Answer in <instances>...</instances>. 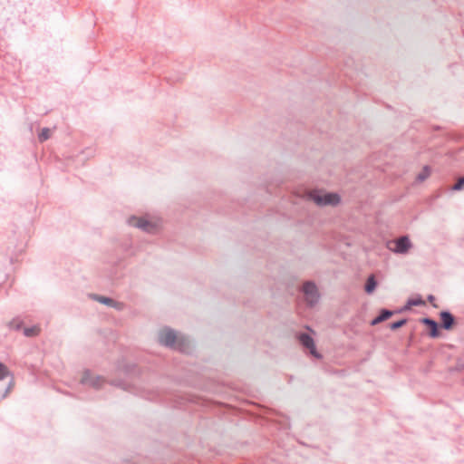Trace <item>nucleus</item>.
Returning a JSON list of instances; mask_svg holds the SVG:
<instances>
[{
	"instance_id": "f257e3e1",
	"label": "nucleus",
	"mask_w": 464,
	"mask_h": 464,
	"mask_svg": "<svg viewBox=\"0 0 464 464\" xmlns=\"http://www.w3.org/2000/svg\"><path fill=\"white\" fill-rule=\"evenodd\" d=\"M159 341L161 344L177 349L182 353H188L189 351L188 341L183 337H178L175 331L169 328H165L160 331Z\"/></svg>"
},
{
	"instance_id": "f03ea898",
	"label": "nucleus",
	"mask_w": 464,
	"mask_h": 464,
	"mask_svg": "<svg viewBox=\"0 0 464 464\" xmlns=\"http://www.w3.org/2000/svg\"><path fill=\"white\" fill-rule=\"evenodd\" d=\"M309 198L318 206H336L340 202V196L336 193H324L314 190Z\"/></svg>"
},
{
	"instance_id": "7ed1b4c3",
	"label": "nucleus",
	"mask_w": 464,
	"mask_h": 464,
	"mask_svg": "<svg viewBox=\"0 0 464 464\" xmlns=\"http://www.w3.org/2000/svg\"><path fill=\"white\" fill-rule=\"evenodd\" d=\"M303 292L305 295V300L309 305L313 306L319 300V294L317 287L314 282L307 281L303 285Z\"/></svg>"
},
{
	"instance_id": "20e7f679",
	"label": "nucleus",
	"mask_w": 464,
	"mask_h": 464,
	"mask_svg": "<svg viewBox=\"0 0 464 464\" xmlns=\"http://www.w3.org/2000/svg\"><path fill=\"white\" fill-rule=\"evenodd\" d=\"M128 223L130 226L138 227L148 233H154L157 229L155 224L143 218L130 217L128 219Z\"/></svg>"
},
{
	"instance_id": "39448f33",
	"label": "nucleus",
	"mask_w": 464,
	"mask_h": 464,
	"mask_svg": "<svg viewBox=\"0 0 464 464\" xmlns=\"http://www.w3.org/2000/svg\"><path fill=\"white\" fill-rule=\"evenodd\" d=\"M81 383L89 385L94 389H100L105 383V379L99 375H92L89 370L83 372Z\"/></svg>"
},
{
	"instance_id": "423d86ee",
	"label": "nucleus",
	"mask_w": 464,
	"mask_h": 464,
	"mask_svg": "<svg viewBox=\"0 0 464 464\" xmlns=\"http://www.w3.org/2000/svg\"><path fill=\"white\" fill-rule=\"evenodd\" d=\"M300 343L310 351V353L316 357L321 358L322 355L317 352L314 339L307 334L302 333L298 335Z\"/></svg>"
},
{
	"instance_id": "0eeeda50",
	"label": "nucleus",
	"mask_w": 464,
	"mask_h": 464,
	"mask_svg": "<svg viewBox=\"0 0 464 464\" xmlns=\"http://www.w3.org/2000/svg\"><path fill=\"white\" fill-rule=\"evenodd\" d=\"M395 245H396V246L393 249V251L395 253H399V254H405L411 247V243L409 237L406 236L399 237L395 241Z\"/></svg>"
},
{
	"instance_id": "6e6552de",
	"label": "nucleus",
	"mask_w": 464,
	"mask_h": 464,
	"mask_svg": "<svg viewBox=\"0 0 464 464\" xmlns=\"http://www.w3.org/2000/svg\"><path fill=\"white\" fill-rule=\"evenodd\" d=\"M440 315L442 328L450 330L455 323L454 316L448 311H442Z\"/></svg>"
},
{
	"instance_id": "1a4fd4ad",
	"label": "nucleus",
	"mask_w": 464,
	"mask_h": 464,
	"mask_svg": "<svg viewBox=\"0 0 464 464\" xmlns=\"http://www.w3.org/2000/svg\"><path fill=\"white\" fill-rule=\"evenodd\" d=\"M423 324L427 325L430 328V336L432 338H436L440 335L438 324L436 321L430 318H423L420 321Z\"/></svg>"
},
{
	"instance_id": "9d476101",
	"label": "nucleus",
	"mask_w": 464,
	"mask_h": 464,
	"mask_svg": "<svg viewBox=\"0 0 464 464\" xmlns=\"http://www.w3.org/2000/svg\"><path fill=\"white\" fill-rule=\"evenodd\" d=\"M392 314L393 313L390 310L382 309L381 311L380 314L372 321L371 324L376 325V324L387 320L388 318H390L392 315Z\"/></svg>"
},
{
	"instance_id": "9b49d317",
	"label": "nucleus",
	"mask_w": 464,
	"mask_h": 464,
	"mask_svg": "<svg viewBox=\"0 0 464 464\" xmlns=\"http://www.w3.org/2000/svg\"><path fill=\"white\" fill-rule=\"evenodd\" d=\"M377 285V282L375 280V276L373 275H371L365 284V292L368 294H371L374 291L375 287Z\"/></svg>"
},
{
	"instance_id": "f8f14e48",
	"label": "nucleus",
	"mask_w": 464,
	"mask_h": 464,
	"mask_svg": "<svg viewBox=\"0 0 464 464\" xmlns=\"http://www.w3.org/2000/svg\"><path fill=\"white\" fill-rule=\"evenodd\" d=\"M430 175V169L429 166H424L422 170L418 174L416 179L419 182L424 181L426 179H428Z\"/></svg>"
},
{
	"instance_id": "ddd939ff",
	"label": "nucleus",
	"mask_w": 464,
	"mask_h": 464,
	"mask_svg": "<svg viewBox=\"0 0 464 464\" xmlns=\"http://www.w3.org/2000/svg\"><path fill=\"white\" fill-rule=\"evenodd\" d=\"M40 328L38 326L26 327L24 329V334L27 337H34L38 335Z\"/></svg>"
},
{
	"instance_id": "4468645a",
	"label": "nucleus",
	"mask_w": 464,
	"mask_h": 464,
	"mask_svg": "<svg viewBox=\"0 0 464 464\" xmlns=\"http://www.w3.org/2000/svg\"><path fill=\"white\" fill-rule=\"evenodd\" d=\"M8 376H12L11 372L9 371L5 364L0 362V381L4 380Z\"/></svg>"
},
{
	"instance_id": "2eb2a0df",
	"label": "nucleus",
	"mask_w": 464,
	"mask_h": 464,
	"mask_svg": "<svg viewBox=\"0 0 464 464\" xmlns=\"http://www.w3.org/2000/svg\"><path fill=\"white\" fill-rule=\"evenodd\" d=\"M50 129L48 128H43L38 135V139L41 142L45 141L50 138Z\"/></svg>"
},
{
	"instance_id": "dca6fc26",
	"label": "nucleus",
	"mask_w": 464,
	"mask_h": 464,
	"mask_svg": "<svg viewBox=\"0 0 464 464\" xmlns=\"http://www.w3.org/2000/svg\"><path fill=\"white\" fill-rule=\"evenodd\" d=\"M96 299L102 303V304H107L109 306H113L115 305L116 302L110 298V297H105V296H97Z\"/></svg>"
},
{
	"instance_id": "f3484780",
	"label": "nucleus",
	"mask_w": 464,
	"mask_h": 464,
	"mask_svg": "<svg viewBox=\"0 0 464 464\" xmlns=\"http://www.w3.org/2000/svg\"><path fill=\"white\" fill-rule=\"evenodd\" d=\"M425 302L420 298H415V299H410L408 301L409 306H418V305H424Z\"/></svg>"
},
{
	"instance_id": "a211bd4d",
	"label": "nucleus",
	"mask_w": 464,
	"mask_h": 464,
	"mask_svg": "<svg viewBox=\"0 0 464 464\" xmlns=\"http://www.w3.org/2000/svg\"><path fill=\"white\" fill-rule=\"evenodd\" d=\"M406 323H407L406 319H401V320H399L397 322H394V323L391 324H390V328L392 330H397L400 327L403 326Z\"/></svg>"
},
{
	"instance_id": "6ab92c4d",
	"label": "nucleus",
	"mask_w": 464,
	"mask_h": 464,
	"mask_svg": "<svg viewBox=\"0 0 464 464\" xmlns=\"http://www.w3.org/2000/svg\"><path fill=\"white\" fill-rule=\"evenodd\" d=\"M464 186V176L459 178L456 184L452 187L453 190H461Z\"/></svg>"
},
{
	"instance_id": "aec40b11",
	"label": "nucleus",
	"mask_w": 464,
	"mask_h": 464,
	"mask_svg": "<svg viewBox=\"0 0 464 464\" xmlns=\"http://www.w3.org/2000/svg\"><path fill=\"white\" fill-rule=\"evenodd\" d=\"M428 300H429V302H430V303L434 307H437V304H434V301H435V297H434V295H430L428 296Z\"/></svg>"
},
{
	"instance_id": "412c9836",
	"label": "nucleus",
	"mask_w": 464,
	"mask_h": 464,
	"mask_svg": "<svg viewBox=\"0 0 464 464\" xmlns=\"http://www.w3.org/2000/svg\"><path fill=\"white\" fill-rule=\"evenodd\" d=\"M114 306H116V308H118V309H121V306H119V305L115 304Z\"/></svg>"
},
{
	"instance_id": "4be33fe9",
	"label": "nucleus",
	"mask_w": 464,
	"mask_h": 464,
	"mask_svg": "<svg viewBox=\"0 0 464 464\" xmlns=\"http://www.w3.org/2000/svg\"><path fill=\"white\" fill-rule=\"evenodd\" d=\"M114 306H116V308H118V309H121V306H119V305L115 304Z\"/></svg>"
}]
</instances>
